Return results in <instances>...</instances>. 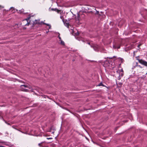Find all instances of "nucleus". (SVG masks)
<instances>
[{
  "label": "nucleus",
  "mask_w": 147,
  "mask_h": 147,
  "mask_svg": "<svg viewBox=\"0 0 147 147\" xmlns=\"http://www.w3.org/2000/svg\"><path fill=\"white\" fill-rule=\"evenodd\" d=\"M90 46L91 47L93 48L95 51H98L99 48L98 46L96 45H90Z\"/></svg>",
  "instance_id": "39448f33"
},
{
  "label": "nucleus",
  "mask_w": 147,
  "mask_h": 147,
  "mask_svg": "<svg viewBox=\"0 0 147 147\" xmlns=\"http://www.w3.org/2000/svg\"><path fill=\"white\" fill-rule=\"evenodd\" d=\"M1 7V6L0 5V7Z\"/></svg>",
  "instance_id": "7c9ffc66"
},
{
  "label": "nucleus",
  "mask_w": 147,
  "mask_h": 147,
  "mask_svg": "<svg viewBox=\"0 0 147 147\" xmlns=\"http://www.w3.org/2000/svg\"><path fill=\"white\" fill-rule=\"evenodd\" d=\"M116 72L118 74H123V69L120 67L116 69Z\"/></svg>",
  "instance_id": "20e7f679"
},
{
  "label": "nucleus",
  "mask_w": 147,
  "mask_h": 147,
  "mask_svg": "<svg viewBox=\"0 0 147 147\" xmlns=\"http://www.w3.org/2000/svg\"><path fill=\"white\" fill-rule=\"evenodd\" d=\"M60 41H61L60 44H61L62 45H65L64 42L62 40H61Z\"/></svg>",
  "instance_id": "4468645a"
},
{
  "label": "nucleus",
  "mask_w": 147,
  "mask_h": 147,
  "mask_svg": "<svg viewBox=\"0 0 147 147\" xmlns=\"http://www.w3.org/2000/svg\"><path fill=\"white\" fill-rule=\"evenodd\" d=\"M40 21L39 20H35V22H34L35 23L39 24H40Z\"/></svg>",
  "instance_id": "ddd939ff"
},
{
  "label": "nucleus",
  "mask_w": 147,
  "mask_h": 147,
  "mask_svg": "<svg viewBox=\"0 0 147 147\" xmlns=\"http://www.w3.org/2000/svg\"><path fill=\"white\" fill-rule=\"evenodd\" d=\"M119 61V66H120L121 63H123L124 61V59L122 58L119 57L117 59Z\"/></svg>",
  "instance_id": "423d86ee"
},
{
  "label": "nucleus",
  "mask_w": 147,
  "mask_h": 147,
  "mask_svg": "<svg viewBox=\"0 0 147 147\" xmlns=\"http://www.w3.org/2000/svg\"><path fill=\"white\" fill-rule=\"evenodd\" d=\"M138 57H136V60H138L140 63L144 65L146 61L142 59H140L138 58Z\"/></svg>",
  "instance_id": "7ed1b4c3"
},
{
  "label": "nucleus",
  "mask_w": 147,
  "mask_h": 147,
  "mask_svg": "<svg viewBox=\"0 0 147 147\" xmlns=\"http://www.w3.org/2000/svg\"><path fill=\"white\" fill-rule=\"evenodd\" d=\"M22 86H24V87H27L28 86L27 85H21V87H22Z\"/></svg>",
  "instance_id": "f3484780"
},
{
  "label": "nucleus",
  "mask_w": 147,
  "mask_h": 147,
  "mask_svg": "<svg viewBox=\"0 0 147 147\" xmlns=\"http://www.w3.org/2000/svg\"><path fill=\"white\" fill-rule=\"evenodd\" d=\"M82 41L84 42H86L87 44L90 45V43L88 41H87V40H83Z\"/></svg>",
  "instance_id": "9d476101"
},
{
  "label": "nucleus",
  "mask_w": 147,
  "mask_h": 147,
  "mask_svg": "<svg viewBox=\"0 0 147 147\" xmlns=\"http://www.w3.org/2000/svg\"><path fill=\"white\" fill-rule=\"evenodd\" d=\"M107 58H109L110 59H112L113 58L112 57H107Z\"/></svg>",
  "instance_id": "b1692460"
},
{
  "label": "nucleus",
  "mask_w": 147,
  "mask_h": 147,
  "mask_svg": "<svg viewBox=\"0 0 147 147\" xmlns=\"http://www.w3.org/2000/svg\"><path fill=\"white\" fill-rule=\"evenodd\" d=\"M44 142H42L41 143L38 144V146L40 147H44L42 145V144Z\"/></svg>",
  "instance_id": "9b49d317"
},
{
  "label": "nucleus",
  "mask_w": 147,
  "mask_h": 147,
  "mask_svg": "<svg viewBox=\"0 0 147 147\" xmlns=\"http://www.w3.org/2000/svg\"><path fill=\"white\" fill-rule=\"evenodd\" d=\"M119 76L118 77L117 79L118 80H120L121 79V77L123 76V74H121V75H120V74H119Z\"/></svg>",
  "instance_id": "6e6552de"
},
{
  "label": "nucleus",
  "mask_w": 147,
  "mask_h": 147,
  "mask_svg": "<svg viewBox=\"0 0 147 147\" xmlns=\"http://www.w3.org/2000/svg\"><path fill=\"white\" fill-rule=\"evenodd\" d=\"M60 34H59V35L58 36V38L59 39V40L60 41L61 40V37L59 36Z\"/></svg>",
  "instance_id": "a211bd4d"
},
{
  "label": "nucleus",
  "mask_w": 147,
  "mask_h": 147,
  "mask_svg": "<svg viewBox=\"0 0 147 147\" xmlns=\"http://www.w3.org/2000/svg\"><path fill=\"white\" fill-rule=\"evenodd\" d=\"M98 86H103V87H105V85H103L102 84V82L100 83V84Z\"/></svg>",
  "instance_id": "f8f14e48"
},
{
  "label": "nucleus",
  "mask_w": 147,
  "mask_h": 147,
  "mask_svg": "<svg viewBox=\"0 0 147 147\" xmlns=\"http://www.w3.org/2000/svg\"><path fill=\"white\" fill-rule=\"evenodd\" d=\"M80 20V16L79 13L77 14V17L76 18V20L79 21Z\"/></svg>",
  "instance_id": "0eeeda50"
},
{
  "label": "nucleus",
  "mask_w": 147,
  "mask_h": 147,
  "mask_svg": "<svg viewBox=\"0 0 147 147\" xmlns=\"http://www.w3.org/2000/svg\"><path fill=\"white\" fill-rule=\"evenodd\" d=\"M135 66L136 67L138 66V63L137 62L136 63V65H135Z\"/></svg>",
  "instance_id": "5701e85b"
},
{
  "label": "nucleus",
  "mask_w": 147,
  "mask_h": 147,
  "mask_svg": "<svg viewBox=\"0 0 147 147\" xmlns=\"http://www.w3.org/2000/svg\"><path fill=\"white\" fill-rule=\"evenodd\" d=\"M49 29H50L51 28V25L49 24Z\"/></svg>",
  "instance_id": "a878e982"
},
{
  "label": "nucleus",
  "mask_w": 147,
  "mask_h": 147,
  "mask_svg": "<svg viewBox=\"0 0 147 147\" xmlns=\"http://www.w3.org/2000/svg\"><path fill=\"white\" fill-rule=\"evenodd\" d=\"M138 66H139V67H140V68H142V67H141V66L140 65H138Z\"/></svg>",
  "instance_id": "c85d7f7f"
},
{
  "label": "nucleus",
  "mask_w": 147,
  "mask_h": 147,
  "mask_svg": "<svg viewBox=\"0 0 147 147\" xmlns=\"http://www.w3.org/2000/svg\"><path fill=\"white\" fill-rule=\"evenodd\" d=\"M117 84V85H119V87H120L121 86V85H122V83H121L119 82V83H118V84Z\"/></svg>",
  "instance_id": "2eb2a0df"
},
{
  "label": "nucleus",
  "mask_w": 147,
  "mask_h": 147,
  "mask_svg": "<svg viewBox=\"0 0 147 147\" xmlns=\"http://www.w3.org/2000/svg\"><path fill=\"white\" fill-rule=\"evenodd\" d=\"M47 140H49V139H52V138H47Z\"/></svg>",
  "instance_id": "393cba45"
},
{
  "label": "nucleus",
  "mask_w": 147,
  "mask_h": 147,
  "mask_svg": "<svg viewBox=\"0 0 147 147\" xmlns=\"http://www.w3.org/2000/svg\"><path fill=\"white\" fill-rule=\"evenodd\" d=\"M22 24H23V26H28L30 24V23L28 22L27 19L24 20L22 21Z\"/></svg>",
  "instance_id": "f257e3e1"
},
{
  "label": "nucleus",
  "mask_w": 147,
  "mask_h": 147,
  "mask_svg": "<svg viewBox=\"0 0 147 147\" xmlns=\"http://www.w3.org/2000/svg\"><path fill=\"white\" fill-rule=\"evenodd\" d=\"M43 23H45L44 22H43L42 21L41 22H40V25H41L42 24H43Z\"/></svg>",
  "instance_id": "aec40b11"
},
{
  "label": "nucleus",
  "mask_w": 147,
  "mask_h": 147,
  "mask_svg": "<svg viewBox=\"0 0 147 147\" xmlns=\"http://www.w3.org/2000/svg\"><path fill=\"white\" fill-rule=\"evenodd\" d=\"M41 96L42 97H44V98H46L47 97H48V96H47L45 95H42Z\"/></svg>",
  "instance_id": "6ab92c4d"
},
{
  "label": "nucleus",
  "mask_w": 147,
  "mask_h": 147,
  "mask_svg": "<svg viewBox=\"0 0 147 147\" xmlns=\"http://www.w3.org/2000/svg\"><path fill=\"white\" fill-rule=\"evenodd\" d=\"M141 45V44H140L138 45V48H139V47H140Z\"/></svg>",
  "instance_id": "bb28decb"
},
{
  "label": "nucleus",
  "mask_w": 147,
  "mask_h": 147,
  "mask_svg": "<svg viewBox=\"0 0 147 147\" xmlns=\"http://www.w3.org/2000/svg\"><path fill=\"white\" fill-rule=\"evenodd\" d=\"M110 63L109 61L107 60H106L104 62V63L103 64V66L105 67H109L110 66Z\"/></svg>",
  "instance_id": "f03ea898"
},
{
  "label": "nucleus",
  "mask_w": 147,
  "mask_h": 147,
  "mask_svg": "<svg viewBox=\"0 0 147 147\" xmlns=\"http://www.w3.org/2000/svg\"><path fill=\"white\" fill-rule=\"evenodd\" d=\"M52 10H53V11H57V12H58V13H59V11H60V10H58V9H57V8H55V9H51Z\"/></svg>",
  "instance_id": "1a4fd4ad"
},
{
  "label": "nucleus",
  "mask_w": 147,
  "mask_h": 147,
  "mask_svg": "<svg viewBox=\"0 0 147 147\" xmlns=\"http://www.w3.org/2000/svg\"><path fill=\"white\" fill-rule=\"evenodd\" d=\"M60 18L61 19H63V16H61Z\"/></svg>",
  "instance_id": "cd10ccee"
},
{
  "label": "nucleus",
  "mask_w": 147,
  "mask_h": 147,
  "mask_svg": "<svg viewBox=\"0 0 147 147\" xmlns=\"http://www.w3.org/2000/svg\"><path fill=\"white\" fill-rule=\"evenodd\" d=\"M144 65H145V66L147 67V62L146 61V63Z\"/></svg>",
  "instance_id": "4be33fe9"
},
{
  "label": "nucleus",
  "mask_w": 147,
  "mask_h": 147,
  "mask_svg": "<svg viewBox=\"0 0 147 147\" xmlns=\"http://www.w3.org/2000/svg\"><path fill=\"white\" fill-rule=\"evenodd\" d=\"M0 118L3 119V120L6 123H7V122L4 120V119H3V117H2L0 116Z\"/></svg>",
  "instance_id": "dca6fc26"
},
{
  "label": "nucleus",
  "mask_w": 147,
  "mask_h": 147,
  "mask_svg": "<svg viewBox=\"0 0 147 147\" xmlns=\"http://www.w3.org/2000/svg\"><path fill=\"white\" fill-rule=\"evenodd\" d=\"M119 48H120V47H118V49H119Z\"/></svg>",
  "instance_id": "c756f323"
},
{
  "label": "nucleus",
  "mask_w": 147,
  "mask_h": 147,
  "mask_svg": "<svg viewBox=\"0 0 147 147\" xmlns=\"http://www.w3.org/2000/svg\"><path fill=\"white\" fill-rule=\"evenodd\" d=\"M43 24L46 25L48 26H49V24H47V23H43Z\"/></svg>",
  "instance_id": "412c9836"
}]
</instances>
